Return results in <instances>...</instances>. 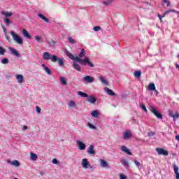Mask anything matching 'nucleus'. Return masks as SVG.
<instances>
[{
  "label": "nucleus",
  "mask_w": 179,
  "mask_h": 179,
  "mask_svg": "<svg viewBox=\"0 0 179 179\" xmlns=\"http://www.w3.org/2000/svg\"><path fill=\"white\" fill-rule=\"evenodd\" d=\"M66 55H67L70 59H72V61H78L79 64H83V65H88L90 68H94V64H93L92 62L90 61V59L87 57H85L84 59H80L78 57V56H74L71 53H70L68 50H66Z\"/></svg>",
  "instance_id": "nucleus-1"
},
{
  "label": "nucleus",
  "mask_w": 179,
  "mask_h": 179,
  "mask_svg": "<svg viewBox=\"0 0 179 179\" xmlns=\"http://www.w3.org/2000/svg\"><path fill=\"white\" fill-rule=\"evenodd\" d=\"M10 36H12L13 39L14 41H15V43H17V44H20V45H23V39H22V38H20L17 34L15 33V31H11Z\"/></svg>",
  "instance_id": "nucleus-2"
},
{
  "label": "nucleus",
  "mask_w": 179,
  "mask_h": 179,
  "mask_svg": "<svg viewBox=\"0 0 179 179\" xmlns=\"http://www.w3.org/2000/svg\"><path fill=\"white\" fill-rule=\"evenodd\" d=\"M150 111H151V113H152V114L155 115L158 120H163V115L159 113V111H157L155 107L150 106Z\"/></svg>",
  "instance_id": "nucleus-3"
},
{
  "label": "nucleus",
  "mask_w": 179,
  "mask_h": 179,
  "mask_svg": "<svg viewBox=\"0 0 179 179\" xmlns=\"http://www.w3.org/2000/svg\"><path fill=\"white\" fill-rule=\"evenodd\" d=\"M156 152L159 155H162L163 156H169V151L164 150V148H157Z\"/></svg>",
  "instance_id": "nucleus-4"
},
{
  "label": "nucleus",
  "mask_w": 179,
  "mask_h": 179,
  "mask_svg": "<svg viewBox=\"0 0 179 179\" xmlns=\"http://www.w3.org/2000/svg\"><path fill=\"white\" fill-rule=\"evenodd\" d=\"M77 145L80 150H85L86 149V144L79 140L77 141Z\"/></svg>",
  "instance_id": "nucleus-5"
},
{
  "label": "nucleus",
  "mask_w": 179,
  "mask_h": 179,
  "mask_svg": "<svg viewBox=\"0 0 179 179\" xmlns=\"http://www.w3.org/2000/svg\"><path fill=\"white\" fill-rule=\"evenodd\" d=\"M87 153H88V155H96L94 145H90L89 146L88 149L87 150Z\"/></svg>",
  "instance_id": "nucleus-6"
},
{
  "label": "nucleus",
  "mask_w": 179,
  "mask_h": 179,
  "mask_svg": "<svg viewBox=\"0 0 179 179\" xmlns=\"http://www.w3.org/2000/svg\"><path fill=\"white\" fill-rule=\"evenodd\" d=\"M81 164L83 166V169H87V167L90 166V163L87 162V159L86 158L82 159Z\"/></svg>",
  "instance_id": "nucleus-7"
},
{
  "label": "nucleus",
  "mask_w": 179,
  "mask_h": 179,
  "mask_svg": "<svg viewBox=\"0 0 179 179\" xmlns=\"http://www.w3.org/2000/svg\"><path fill=\"white\" fill-rule=\"evenodd\" d=\"M83 80H85V82H87V83H92L94 82V78L90 76H87L84 77Z\"/></svg>",
  "instance_id": "nucleus-8"
},
{
  "label": "nucleus",
  "mask_w": 179,
  "mask_h": 179,
  "mask_svg": "<svg viewBox=\"0 0 179 179\" xmlns=\"http://www.w3.org/2000/svg\"><path fill=\"white\" fill-rule=\"evenodd\" d=\"M104 90L107 93V94H108V96H117V94L114 93V91L108 87H106Z\"/></svg>",
  "instance_id": "nucleus-9"
},
{
  "label": "nucleus",
  "mask_w": 179,
  "mask_h": 179,
  "mask_svg": "<svg viewBox=\"0 0 179 179\" xmlns=\"http://www.w3.org/2000/svg\"><path fill=\"white\" fill-rule=\"evenodd\" d=\"M72 66L74 69L76 71H78V72H80L82 71V69L80 68V65L78 64V62H73Z\"/></svg>",
  "instance_id": "nucleus-10"
},
{
  "label": "nucleus",
  "mask_w": 179,
  "mask_h": 179,
  "mask_svg": "<svg viewBox=\"0 0 179 179\" xmlns=\"http://www.w3.org/2000/svg\"><path fill=\"white\" fill-rule=\"evenodd\" d=\"M121 150L122 152H124V153H127L129 156H132V152H131V151H129V150L128 149V148H127V146H124V145L122 146L121 147Z\"/></svg>",
  "instance_id": "nucleus-11"
},
{
  "label": "nucleus",
  "mask_w": 179,
  "mask_h": 179,
  "mask_svg": "<svg viewBox=\"0 0 179 179\" xmlns=\"http://www.w3.org/2000/svg\"><path fill=\"white\" fill-rule=\"evenodd\" d=\"M173 167L174 173L176 176V179H179L178 166H177V164H173Z\"/></svg>",
  "instance_id": "nucleus-12"
},
{
  "label": "nucleus",
  "mask_w": 179,
  "mask_h": 179,
  "mask_svg": "<svg viewBox=\"0 0 179 179\" xmlns=\"http://www.w3.org/2000/svg\"><path fill=\"white\" fill-rule=\"evenodd\" d=\"M22 35L24 36V37H25L26 38H31L30 34H29V31L27 30H26V29H24L22 31Z\"/></svg>",
  "instance_id": "nucleus-13"
},
{
  "label": "nucleus",
  "mask_w": 179,
  "mask_h": 179,
  "mask_svg": "<svg viewBox=\"0 0 179 179\" xmlns=\"http://www.w3.org/2000/svg\"><path fill=\"white\" fill-rule=\"evenodd\" d=\"M38 17L42 19V20L43 22H45V23H50V20H48V18H47L45 16H44V15L39 13V14H38Z\"/></svg>",
  "instance_id": "nucleus-14"
},
{
  "label": "nucleus",
  "mask_w": 179,
  "mask_h": 179,
  "mask_svg": "<svg viewBox=\"0 0 179 179\" xmlns=\"http://www.w3.org/2000/svg\"><path fill=\"white\" fill-rule=\"evenodd\" d=\"M132 134L129 131H125L123 134V139H131Z\"/></svg>",
  "instance_id": "nucleus-15"
},
{
  "label": "nucleus",
  "mask_w": 179,
  "mask_h": 179,
  "mask_svg": "<svg viewBox=\"0 0 179 179\" xmlns=\"http://www.w3.org/2000/svg\"><path fill=\"white\" fill-rule=\"evenodd\" d=\"M50 57H51V55H50V52H43V59H45V61H48Z\"/></svg>",
  "instance_id": "nucleus-16"
},
{
  "label": "nucleus",
  "mask_w": 179,
  "mask_h": 179,
  "mask_svg": "<svg viewBox=\"0 0 179 179\" xmlns=\"http://www.w3.org/2000/svg\"><path fill=\"white\" fill-rule=\"evenodd\" d=\"M7 163H10V164L15 166V167H19V166H20V162L17 160H14L13 162L8 161Z\"/></svg>",
  "instance_id": "nucleus-17"
},
{
  "label": "nucleus",
  "mask_w": 179,
  "mask_h": 179,
  "mask_svg": "<svg viewBox=\"0 0 179 179\" xmlns=\"http://www.w3.org/2000/svg\"><path fill=\"white\" fill-rule=\"evenodd\" d=\"M100 81L101 83H103V85H105V86H108L109 85L108 80H106V78L103 76L100 77Z\"/></svg>",
  "instance_id": "nucleus-18"
},
{
  "label": "nucleus",
  "mask_w": 179,
  "mask_h": 179,
  "mask_svg": "<svg viewBox=\"0 0 179 179\" xmlns=\"http://www.w3.org/2000/svg\"><path fill=\"white\" fill-rule=\"evenodd\" d=\"M9 50L10 51L11 54H13V55H15V57H19V52H17V50H16V49L9 48Z\"/></svg>",
  "instance_id": "nucleus-19"
},
{
  "label": "nucleus",
  "mask_w": 179,
  "mask_h": 179,
  "mask_svg": "<svg viewBox=\"0 0 179 179\" xmlns=\"http://www.w3.org/2000/svg\"><path fill=\"white\" fill-rule=\"evenodd\" d=\"M148 90H150L151 92L156 90V86L155 85V83H150L148 85Z\"/></svg>",
  "instance_id": "nucleus-20"
},
{
  "label": "nucleus",
  "mask_w": 179,
  "mask_h": 179,
  "mask_svg": "<svg viewBox=\"0 0 179 179\" xmlns=\"http://www.w3.org/2000/svg\"><path fill=\"white\" fill-rule=\"evenodd\" d=\"M16 79L18 82V83H23V76L18 74L16 76Z\"/></svg>",
  "instance_id": "nucleus-21"
},
{
  "label": "nucleus",
  "mask_w": 179,
  "mask_h": 179,
  "mask_svg": "<svg viewBox=\"0 0 179 179\" xmlns=\"http://www.w3.org/2000/svg\"><path fill=\"white\" fill-rule=\"evenodd\" d=\"M97 100L96 99V98L94 96H90V98H88L87 99V101H88V103H92V104H94V103Z\"/></svg>",
  "instance_id": "nucleus-22"
},
{
  "label": "nucleus",
  "mask_w": 179,
  "mask_h": 179,
  "mask_svg": "<svg viewBox=\"0 0 179 179\" xmlns=\"http://www.w3.org/2000/svg\"><path fill=\"white\" fill-rule=\"evenodd\" d=\"M42 66H43L44 71H45L46 73H48V75H50L51 70H50V69L47 66H45V64H42Z\"/></svg>",
  "instance_id": "nucleus-23"
},
{
  "label": "nucleus",
  "mask_w": 179,
  "mask_h": 179,
  "mask_svg": "<svg viewBox=\"0 0 179 179\" xmlns=\"http://www.w3.org/2000/svg\"><path fill=\"white\" fill-rule=\"evenodd\" d=\"M50 59L52 61V62H57L58 61V57L55 55H50Z\"/></svg>",
  "instance_id": "nucleus-24"
},
{
  "label": "nucleus",
  "mask_w": 179,
  "mask_h": 179,
  "mask_svg": "<svg viewBox=\"0 0 179 179\" xmlns=\"http://www.w3.org/2000/svg\"><path fill=\"white\" fill-rule=\"evenodd\" d=\"M1 15H3L4 16H6V17H10V16H12L13 15V13H12V12H7L5 13L3 10L1 11Z\"/></svg>",
  "instance_id": "nucleus-25"
},
{
  "label": "nucleus",
  "mask_w": 179,
  "mask_h": 179,
  "mask_svg": "<svg viewBox=\"0 0 179 179\" xmlns=\"http://www.w3.org/2000/svg\"><path fill=\"white\" fill-rule=\"evenodd\" d=\"M86 55V52H85V49H81V52L78 54V58H83Z\"/></svg>",
  "instance_id": "nucleus-26"
},
{
  "label": "nucleus",
  "mask_w": 179,
  "mask_h": 179,
  "mask_svg": "<svg viewBox=\"0 0 179 179\" xmlns=\"http://www.w3.org/2000/svg\"><path fill=\"white\" fill-rule=\"evenodd\" d=\"M91 115H92V117L94 118H99V111L97 110H93L92 113H91Z\"/></svg>",
  "instance_id": "nucleus-27"
},
{
  "label": "nucleus",
  "mask_w": 179,
  "mask_h": 179,
  "mask_svg": "<svg viewBox=\"0 0 179 179\" xmlns=\"http://www.w3.org/2000/svg\"><path fill=\"white\" fill-rule=\"evenodd\" d=\"M78 94L79 96H81V97H84V98L89 97V95H87V94H86L82 91H78Z\"/></svg>",
  "instance_id": "nucleus-28"
},
{
  "label": "nucleus",
  "mask_w": 179,
  "mask_h": 179,
  "mask_svg": "<svg viewBox=\"0 0 179 179\" xmlns=\"http://www.w3.org/2000/svg\"><path fill=\"white\" fill-rule=\"evenodd\" d=\"M101 167H108V164L104 159H101Z\"/></svg>",
  "instance_id": "nucleus-29"
},
{
  "label": "nucleus",
  "mask_w": 179,
  "mask_h": 179,
  "mask_svg": "<svg viewBox=\"0 0 179 179\" xmlns=\"http://www.w3.org/2000/svg\"><path fill=\"white\" fill-rule=\"evenodd\" d=\"M135 78H139L142 75V71H135L134 73Z\"/></svg>",
  "instance_id": "nucleus-30"
},
{
  "label": "nucleus",
  "mask_w": 179,
  "mask_h": 179,
  "mask_svg": "<svg viewBox=\"0 0 179 179\" xmlns=\"http://www.w3.org/2000/svg\"><path fill=\"white\" fill-rule=\"evenodd\" d=\"M115 0H108L106 1H103V4L105 5V6H108V5H111L112 2H114Z\"/></svg>",
  "instance_id": "nucleus-31"
},
{
  "label": "nucleus",
  "mask_w": 179,
  "mask_h": 179,
  "mask_svg": "<svg viewBox=\"0 0 179 179\" xmlns=\"http://www.w3.org/2000/svg\"><path fill=\"white\" fill-rule=\"evenodd\" d=\"M68 41L71 44H75L76 43V40L73 39V37H69Z\"/></svg>",
  "instance_id": "nucleus-32"
},
{
  "label": "nucleus",
  "mask_w": 179,
  "mask_h": 179,
  "mask_svg": "<svg viewBox=\"0 0 179 179\" xmlns=\"http://www.w3.org/2000/svg\"><path fill=\"white\" fill-rule=\"evenodd\" d=\"M31 160H37V155L31 152L30 155Z\"/></svg>",
  "instance_id": "nucleus-33"
},
{
  "label": "nucleus",
  "mask_w": 179,
  "mask_h": 179,
  "mask_svg": "<svg viewBox=\"0 0 179 179\" xmlns=\"http://www.w3.org/2000/svg\"><path fill=\"white\" fill-rule=\"evenodd\" d=\"M57 62L60 66H64V59H58L57 58Z\"/></svg>",
  "instance_id": "nucleus-34"
},
{
  "label": "nucleus",
  "mask_w": 179,
  "mask_h": 179,
  "mask_svg": "<svg viewBox=\"0 0 179 179\" xmlns=\"http://www.w3.org/2000/svg\"><path fill=\"white\" fill-rule=\"evenodd\" d=\"M69 107H72L73 108H75V107H76V103H75V101H70V102L69 103Z\"/></svg>",
  "instance_id": "nucleus-35"
},
{
  "label": "nucleus",
  "mask_w": 179,
  "mask_h": 179,
  "mask_svg": "<svg viewBox=\"0 0 179 179\" xmlns=\"http://www.w3.org/2000/svg\"><path fill=\"white\" fill-rule=\"evenodd\" d=\"M171 12L176 13V10H166V11H165V13L162 15V17H164L166 16V15H169V13H170Z\"/></svg>",
  "instance_id": "nucleus-36"
},
{
  "label": "nucleus",
  "mask_w": 179,
  "mask_h": 179,
  "mask_svg": "<svg viewBox=\"0 0 179 179\" xmlns=\"http://www.w3.org/2000/svg\"><path fill=\"white\" fill-rule=\"evenodd\" d=\"M48 44H49L50 47H55V41L53 40H50L48 42Z\"/></svg>",
  "instance_id": "nucleus-37"
},
{
  "label": "nucleus",
  "mask_w": 179,
  "mask_h": 179,
  "mask_svg": "<svg viewBox=\"0 0 179 179\" xmlns=\"http://www.w3.org/2000/svg\"><path fill=\"white\" fill-rule=\"evenodd\" d=\"M5 52H6V50L0 46V55H4Z\"/></svg>",
  "instance_id": "nucleus-38"
},
{
  "label": "nucleus",
  "mask_w": 179,
  "mask_h": 179,
  "mask_svg": "<svg viewBox=\"0 0 179 179\" xmlns=\"http://www.w3.org/2000/svg\"><path fill=\"white\" fill-rule=\"evenodd\" d=\"M60 81L62 82V85H67L66 79H65V78L60 77Z\"/></svg>",
  "instance_id": "nucleus-39"
},
{
  "label": "nucleus",
  "mask_w": 179,
  "mask_h": 179,
  "mask_svg": "<svg viewBox=\"0 0 179 179\" xmlns=\"http://www.w3.org/2000/svg\"><path fill=\"white\" fill-rule=\"evenodd\" d=\"M1 64H9V59L8 58H3L1 59Z\"/></svg>",
  "instance_id": "nucleus-40"
},
{
  "label": "nucleus",
  "mask_w": 179,
  "mask_h": 179,
  "mask_svg": "<svg viewBox=\"0 0 179 179\" xmlns=\"http://www.w3.org/2000/svg\"><path fill=\"white\" fill-rule=\"evenodd\" d=\"M88 127L89 128H90V129H94V130L97 129V127H96V126H94L90 122H88Z\"/></svg>",
  "instance_id": "nucleus-41"
},
{
  "label": "nucleus",
  "mask_w": 179,
  "mask_h": 179,
  "mask_svg": "<svg viewBox=\"0 0 179 179\" xmlns=\"http://www.w3.org/2000/svg\"><path fill=\"white\" fill-rule=\"evenodd\" d=\"M169 117H172L173 121H176V115H174L173 110H169Z\"/></svg>",
  "instance_id": "nucleus-42"
},
{
  "label": "nucleus",
  "mask_w": 179,
  "mask_h": 179,
  "mask_svg": "<svg viewBox=\"0 0 179 179\" xmlns=\"http://www.w3.org/2000/svg\"><path fill=\"white\" fill-rule=\"evenodd\" d=\"M94 31H100L101 30V27L100 26H95L93 28Z\"/></svg>",
  "instance_id": "nucleus-43"
},
{
  "label": "nucleus",
  "mask_w": 179,
  "mask_h": 179,
  "mask_svg": "<svg viewBox=\"0 0 179 179\" xmlns=\"http://www.w3.org/2000/svg\"><path fill=\"white\" fill-rule=\"evenodd\" d=\"M121 163L123 166H128V161L127 159H122Z\"/></svg>",
  "instance_id": "nucleus-44"
},
{
  "label": "nucleus",
  "mask_w": 179,
  "mask_h": 179,
  "mask_svg": "<svg viewBox=\"0 0 179 179\" xmlns=\"http://www.w3.org/2000/svg\"><path fill=\"white\" fill-rule=\"evenodd\" d=\"M4 22H6L7 26H9L10 24V20L8 18L4 19Z\"/></svg>",
  "instance_id": "nucleus-45"
},
{
  "label": "nucleus",
  "mask_w": 179,
  "mask_h": 179,
  "mask_svg": "<svg viewBox=\"0 0 179 179\" xmlns=\"http://www.w3.org/2000/svg\"><path fill=\"white\" fill-rule=\"evenodd\" d=\"M163 1L164 2V3H166V6L169 8L171 5V3L169 0H163Z\"/></svg>",
  "instance_id": "nucleus-46"
},
{
  "label": "nucleus",
  "mask_w": 179,
  "mask_h": 179,
  "mask_svg": "<svg viewBox=\"0 0 179 179\" xmlns=\"http://www.w3.org/2000/svg\"><path fill=\"white\" fill-rule=\"evenodd\" d=\"M148 136H155V135H156V133L155 131H150L148 134Z\"/></svg>",
  "instance_id": "nucleus-47"
},
{
  "label": "nucleus",
  "mask_w": 179,
  "mask_h": 179,
  "mask_svg": "<svg viewBox=\"0 0 179 179\" xmlns=\"http://www.w3.org/2000/svg\"><path fill=\"white\" fill-rule=\"evenodd\" d=\"M141 107L145 113H148V109L146 108V106L145 105H141Z\"/></svg>",
  "instance_id": "nucleus-48"
},
{
  "label": "nucleus",
  "mask_w": 179,
  "mask_h": 179,
  "mask_svg": "<svg viewBox=\"0 0 179 179\" xmlns=\"http://www.w3.org/2000/svg\"><path fill=\"white\" fill-rule=\"evenodd\" d=\"M134 163L136 166H137V167H139V166H141V162H139V161L138 160H134Z\"/></svg>",
  "instance_id": "nucleus-49"
},
{
  "label": "nucleus",
  "mask_w": 179,
  "mask_h": 179,
  "mask_svg": "<svg viewBox=\"0 0 179 179\" xmlns=\"http://www.w3.org/2000/svg\"><path fill=\"white\" fill-rule=\"evenodd\" d=\"M35 40H36L38 43H41V38L40 36H35Z\"/></svg>",
  "instance_id": "nucleus-50"
},
{
  "label": "nucleus",
  "mask_w": 179,
  "mask_h": 179,
  "mask_svg": "<svg viewBox=\"0 0 179 179\" xmlns=\"http://www.w3.org/2000/svg\"><path fill=\"white\" fill-rule=\"evenodd\" d=\"M120 179H127V176L124 174H120Z\"/></svg>",
  "instance_id": "nucleus-51"
},
{
  "label": "nucleus",
  "mask_w": 179,
  "mask_h": 179,
  "mask_svg": "<svg viewBox=\"0 0 179 179\" xmlns=\"http://www.w3.org/2000/svg\"><path fill=\"white\" fill-rule=\"evenodd\" d=\"M36 113H38V114L41 113V108L38 106H36Z\"/></svg>",
  "instance_id": "nucleus-52"
},
{
  "label": "nucleus",
  "mask_w": 179,
  "mask_h": 179,
  "mask_svg": "<svg viewBox=\"0 0 179 179\" xmlns=\"http://www.w3.org/2000/svg\"><path fill=\"white\" fill-rule=\"evenodd\" d=\"M52 163H53V164H58V160H57V159H53Z\"/></svg>",
  "instance_id": "nucleus-53"
},
{
  "label": "nucleus",
  "mask_w": 179,
  "mask_h": 179,
  "mask_svg": "<svg viewBox=\"0 0 179 179\" xmlns=\"http://www.w3.org/2000/svg\"><path fill=\"white\" fill-rule=\"evenodd\" d=\"M174 115H175V120H176V118H178V117H179V113H178V112H176Z\"/></svg>",
  "instance_id": "nucleus-54"
},
{
  "label": "nucleus",
  "mask_w": 179,
  "mask_h": 179,
  "mask_svg": "<svg viewBox=\"0 0 179 179\" xmlns=\"http://www.w3.org/2000/svg\"><path fill=\"white\" fill-rule=\"evenodd\" d=\"M158 17L162 21V18L164 17L160 15V14H158Z\"/></svg>",
  "instance_id": "nucleus-55"
},
{
  "label": "nucleus",
  "mask_w": 179,
  "mask_h": 179,
  "mask_svg": "<svg viewBox=\"0 0 179 179\" xmlns=\"http://www.w3.org/2000/svg\"><path fill=\"white\" fill-rule=\"evenodd\" d=\"M176 139H177L178 141L179 142V135H177V136H176Z\"/></svg>",
  "instance_id": "nucleus-56"
},
{
  "label": "nucleus",
  "mask_w": 179,
  "mask_h": 179,
  "mask_svg": "<svg viewBox=\"0 0 179 179\" xmlns=\"http://www.w3.org/2000/svg\"><path fill=\"white\" fill-rule=\"evenodd\" d=\"M22 129H27V126H24Z\"/></svg>",
  "instance_id": "nucleus-57"
},
{
  "label": "nucleus",
  "mask_w": 179,
  "mask_h": 179,
  "mask_svg": "<svg viewBox=\"0 0 179 179\" xmlns=\"http://www.w3.org/2000/svg\"><path fill=\"white\" fill-rule=\"evenodd\" d=\"M6 39H7V40H9V38L8 37V36H6Z\"/></svg>",
  "instance_id": "nucleus-58"
},
{
  "label": "nucleus",
  "mask_w": 179,
  "mask_h": 179,
  "mask_svg": "<svg viewBox=\"0 0 179 179\" xmlns=\"http://www.w3.org/2000/svg\"><path fill=\"white\" fill-rule=\"evenodd\" d=\"M154 92H156V93H159V92H157V90H156Z\"/></svg>",
  "instance_id": "nucleus-59"
},
{
  "label": "nucleus",
  "mask_w": 179,
  "mask_h": 179,
  "mask_svg": "<svg viewBox=\"0 0 179 179\" xmlns=\"http://www.w3.org/2000/svg\"><path fill=\"white\" fill-rule=\"evenodd\" d=\"M178 59H179V55H178Z\"/></svg>",
  "instance_id": "nucleus-60"
}]
</instances>
